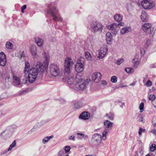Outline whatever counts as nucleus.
<instances>
[{"label":"nucleus","instance_id":"obj_59","mask_svg":"<svg viewBox=\"0 0 156 156\" xmlns=\"http://www.w3.org/2000/svg\"><path fill=\"white\" fill-rule=\"evenodd\" d=\"M101 83V84L104 86H105L107 84V82L105 80H104L102 81Z\"/></svg>","mask_w":156,"mask_h":156},{"label":"nucleus","instance_id":"obj_29","mask_svg":"<svg viewBox=\"0 0 156 156\" xmlns=\"http://www.w3.org/2000/svg\"><path fill=\"white\" fill-rule=\"evenodd\" d=\"M101 74L99 72H95L92 75V78H101Z\"/></svg>","mask_w":156,"mask_h":156},{"label":"nucleus","instance_id":"obj_10","mask_svg":"<svg viewBox=\"0 0 156 156\" xmlns=\"http://www.w3.org/2000/svg\"><path fill=\"white\" fill-rule=\"evenodd\" d=\"M152 25L150 23H145L142 26V29L146 34H151L152 30H151Z\"/></svg>","mask_w":156,"mask_h":156},{"label":"nucleus","instance_id":"obj_43","mask_svg":"<svg viewBox=\"0 0 156 156\" xmlns=\"http://www.w3.org/2000/svg\"><path fill=\"white\" fill-rule=\"evenodd\" d=\"M106 36L107 37V40L109 41H110L112 38L111 33L109 32H107L106 33Z\"/></svg>","mask_w":156,"mask_h":156},{"label":"nucleus","instance_id":"obj_51","mask_svg":"<svg viewBox=\"0 0 156 156\" xmlns=\"http://www.w3.org/2000/svg\"><path fill=\"white\" fill-rule=\"evenodd\" d=\"M152 82L151 81L148 80L147 82L146 85L147 87H149L152 85Z\"/></svg>","mask_w":156,"mask_h":156},{"label":"nucleus","instance_id":"obj_25","mask_svg":"<svg viewBox=\"0 0 156 156\" xmlns=\"http://www.w3.org/2000/svg\"><path fill=\"white\" fill-rule=\"evenodd\" d=\"M140 18L142 21L143 22L147 20V15L144 11H142L140 16Z\"/></svg>","mask_w":156,"mask_h":156},{"label":"nucleus","instance_id":"obj_17","mask_svg":"<svg viewBox=\"0 0 156 156\" xmlns=\"http://www.w3.org/2000/svg\"><path fill=\"white\" fill-rule=\"evenodd\" d=\"M30 50L32 56L34 58H35L37 55L36 47L34 45H32L30 48Z\"/></svg>","mask_w":156,"mask_h":156},{"label":"nucleus","instance_id":"obj_31","mask_svg":"<svg viewBox=\"0 0 156 156\" xmlns=\"http://www.w3.org/2000/svg\"><path fill=\"white\" fill-rule=\"evenodd\" d=\"M58 156H69V155L63 151H60L58 153Z\"/></svg>","mask_w":156,"mask_h":156},{"label":"nucleus","instance_id":"obj_44","mask_svg":"<svg viewBox=\"0 0 156 156\" xmlns=\"http://www.w3.org/2000/svg\"><path fill=\"white\" fill-rule=\"evenodd\" d=\"M155 98V96L154 94H151L149 96V99L151 101H153Z\"/></svg>","mask_w":156,"mask_h":156},{"label":"nucleus","instance_id":"obj_19","mask_svg":"<svg viewBox=\"0 0 156 156\" xmlns=\"http://www.w3.org/2000/svg\"><path fill=\"white\" fill-rule=\"evenodd\" d=\"M117 27V24L116 23H114L111 24L110 25H109L108 26L107 28L109 30H111L113 31L112 33L114 34L115 35L117 33V31L115 30L116 27Z\"/></svg>","mask_w":156,"mask_h":156},{"label":"nucleus","instance_id":"obj_63","mask_svg":"<svg viewBox=\"0 0 156 156\" xmlns=\"http://www.w3.org/2000/svg\"><path fill=\"white\" fill-rule=\"evenodd\" d=\"M152 123L154 129H156V123H155L153 121H152Z\"/></svg>","mask_w":156,"mask_h":156},{"label":"nucleus","instance_id":"obj_53","mask_svg":"<svg viewBox=\"0 0 156 156\" xmlns=\"http://www.w3.org/2000/svg\"><path fill=\"white\" fill-rule=\"evenodd\" d=\"M41 124L42 125H44V124H45L47 122H48V121L46 120H41Z\"/></svg>","mask_w":156,"mask_h":156},{"label":"nucleus","instance_id":"obj_36","mask_svg":"<svg viewBox=\"0 0 156 156\" xmlns=\"http://www.w3.org/2000/svg\"><path fill=\"white\" fill-rule=\"evenodd\" d=\"M86 58L87 60L90 61L91 59V57L90 53L87 52L85 53V55Z\"/></svg>","mask_w":156,"mask_h":156},{"label":"nucleus","instance_id":"obj_18","mask_svg":"<svg viewBox=\"0 0 156 156\" xmlns=\"http://www.w3.org/2000/svg\"><path fill=\"white\" fill-rule=\"evenodd\" d=\"M77 138L79 140H82L83 138L85 140H87L88 138V136L87 135H85L82 133L77 132L76 133Z\"/></svg>","mask_w":156,"mask_h":156},{"label":"nucleus","instance_id":"obj_54","mask_svg":"<svg viewBox=\"0 0 156 156\" xmlns=\"http://www.w3.org/2000/svg\"><path fill=\"white\" fill-rule=\"evenodd\" d=\"M5 115V114L3 111H0V118L4 116Z\"/></svg>","mask_w":156,"mask_h":156},{"label":"nucleus","instance_id":"obj_55","mask_svg":"<svg viewBox=\"0 0 156 156\" xmlns=\"http://www.w3.org/2000/svg\"><path fill=\"white\" fill-rule=\"evenodd\" d=\"M124 23L123 22H120L118 24H117V27H119V26H124Z\"/></svg>","mask_w":156,"mask_h":156},{"label":"nucleus","instance_id":"obj_5","mask_svg":"<svg viewBox=\"0 0 156 156\" xmlns=\"http://www.w3.org/2000/svg\"><path fill=\"white\" fill-rule=\"evenodd\" d=\"M90 27L91 31L94 33L101 32L103 27L101 23L94 21L90 22Z\"/></svg>","mask_w":156,"mask_h":156},{"label":"nucleus","instance_id":"obj_30","mask_svg":"<svg viewBox=\"0 0 156 156\" xmlns=\"http://www.w3.org/2000/svg\"><path fill=\"white\" fill-rule=\"evenodd\" d=\"M106 115L110 120H112L114 119V115L113 113L110 112L106 114Z\"/></svg>","mask_w":156,"mask_h":156},{"label":"nucleus","instance_id":"obj_49","mask_svg":"<svg viewBox=\"0 0 156 156\" xmlns=\"http://www.w3.org/2000/svg\"><path fill=\"white\" fill-rule=\"evenodd\" d=\"M145 130V129H143L142 128H140L139 129V131L138 132L139 135L140 136L142 134V132H144Z\"/></svg>","mask_w":156,"mask_h":156},{"label":"nucleus","instance_id":"obj_27","mask_svg":"<svg viewBox=\"0 0 156 156\" xmlns=\"http://www.w3.org/2000/svg\"><path fill=\"white\" fill-rule=\"evenodd\" d=\"M53 135L45 137L42 140L43 144H46L51 139L53 138Z\"/></svg>","mask_w":156,"mask_h":156},{"label":"nucleus","instance_id":"obj_39","mask_svg":"<svg viewBox=\"0 0 156 156\" xmlns=\"http://www.w3.org/2000/svg\"><path fill=\"white\" fill-rule=\"evenodd\" d=\"M133 2L139 6L141 5V2L139 0H133Z\"/></svg>","mask_w":156,"mask_h":156},{"label":"nucleus","instance_id":"obj_16","mask_svg":"<svg viewBox=\"0 0 156 156\" xmlns=\"http://www.w3.org/2000/svg\"><path fill=\"white\" fill-rule=\"evenodd\" d=\"M72 105L74 109H78L82 106L83 104L81 101H75L72 103Z\"/></svg>","mask_w":156,"mask_h":156},{"label":"nucleus","instance_id":"obj_40","mask_svg":"<svg viewBox=\"0 0 156 156\" xmlns=\"http://www.w3.org/2000/svg\"><path fill=\"white\" fill-rule=\"evenodd\" d=\"M144 104L143 102H142L140 104L139 106V109L140 112H142L144 111Z\"/></svg>","mask_w":156,"mask_h":156},{"label":"nucleus","instance_id":"obj_4","mask_svg":"<svg viewBox=\"0 0 156 156\" xmlns=\"http://www.w3.org/2000/svg\"><path fill=\"white\" fill-rule=\"evenodd\" d=\"M20 79H13L12 84L15 86L19 87V86L22 84H29L41 79H23V81L21 83Z\"/></svg>","mask_w":156,"mask_h":156},{"label":"nucleus","instance_id":"obj_7","mask_svg":"<svg viewBox=\"0 0 156 156\" xmlns=\"http://www.w3.org/2000/svg\"><path fill=\"white\" fill-rule=\"evenodd\" d=\"M64 75L65 76L68 75L70 73V68L73 65V62L72 59L69 57H67L64 62Z\"/></svg>","mask_w":156,"mask_h":156},{"label":"nucleus","instance_id":"obj_13","mask_svg":"<svg viewBox=\"0 0 156 156\" xmlns=\"http://www.w3.org/2000/svg\"><path fill=\"white\" fill-rule=\"evenodd\" d=\"M62 81L65 83H67L71 86V88L73 86L76 84V79H62Z\"/></svg>","mask_w":156,"mask_h":156},{"label":"nucleus","instance_id":"obj_32","mask_svg":"<svg viewBox=\"0 0 156 156\" xmlns=\"http://www.w3.org/2000/svg\"><path fill=\"white\" fill-rule=\"evenodd\" d=\"M6 60V55L3 52H1L0 53V60L3 61Z\"/></svg>","mask_w":156,"mask_h":156},{"label":"nucleus","instance_id":"obj_9","mask_svg":"<svg viewBox=\"0 0 156 156\" xmlns=\"http://www.w3.org/2000/svg\"><path fill=\"white\" fill-rule=\"evenodd\" d=\"M80 62H77L75 66V70L78 73L81 72L83 70V64L84 58L83 57H80L79 59Z\"/></svg>","mask_w":156,"mask_h":156},{"label":"nucleus","instance_id":"obj_46","mask_svg":"<svg viewBox=\"0 0 156 156\" xmlns=\"http://www.w3.org/2000/svg\"><path fill=\"white\" fill-rule=\"evenodd\" d=\"M70 147L69 146H67L65 147L64 149L65 151V152H66V153H67L68 152L70 149Z\"/></svg>","mask_w":156,"mask_h":156},{"label":"nucleus","instance_id":"obj_26","mask_svg":"<svg viewBox=\"0 0 156 156\" xmlns=\"http://www.w3.org/2000/svg\"><path fill=\"white\" fill-rule=\"evenodd\" d=\"M35 42L37 44V45L39 46H42L43 43V41L42 39L38 37L35 38Z\"/></svg>","mask_w":156,"mask_h":156},{"label":"nucleus","instance_id":"obj_14","mask_svg":"<svg viewBox=\"0 0 156 156\" xmlns=\"http://www.w3.org/2000/svg\"><path fill=\"white\" fill-rule=\"evenodd\" d=\"M34 89L33 87L28 88L24 89L19 91L17 92V94L19 96L25 94L27 93L32 91Z\"/></svg>","mask_w":156,"mask_h":156},{"label":"nucleus","instance_id":"obj_48","mask_svg":"<svg viewBox=\"0 0 156 156\" xmlns=\"http://www.w3.org/2000/svg\"><path fill=\"white\" fill-rule=\"evenodd\" d=\"M138 117L139 118L138 120L139 122H142L143 123H144L145 122V120L142 116H139Z\"/></svg>","mask_w":156,"mask_h":156},{"label":"nucleus","instance_id":"obj_41","mask_svg":"<svg viewBox=\"0 0 156 156\" xmlns=\"http://www.w3.org/2000/svg\"><path fill=\"white\" fill-rule=\"evenodd\" d=\"M150 150L152 152L154 151L156 149V145L154 144H152L150 147Z\"/></svg>","mask_w":156,"mask_h":156},{"label":"nucleus","instance_id":"obj_42","mask_svg":"<svg viewBox=\"0 0 156 156\" xmlns=\"http://www.w3.org/2000/svg\"><path fill=\"white\" fill-rule=\"evenodd\" d=\"M124 61V59L123 58H119L116 61L115 63L118 65H120Z\"/></svg>","mask_w":156,"mask_h":156},{"label":"nucleus","instance_id":"obj_12","mask_svg":"<svg viewBox=\"0 0 156 156\" xmlns=\"http://www.w3.org/2000/svg\"><path fill=\"white\" fill-rule=\"evenodd\" d=\"M101 136L98 133H95L92 136V140L95 145H98L101 141Z\"/></svg>","mask_w":156,"mask_h":156},{"label":"nucleus","instance_id":"obj_1","mask_svg":"<svg viewBox=\"0 0 156 156\" xmlns=\"http://www.w3.org/2000/svg\"><path fill=\"white\" fill-rule=\"evenodd\" d=\"M43 55L45 59L44 62H38L35 66H32L27 73L28 76H25L26 78H36L38 72L41 73V74L44 73L45 70L47 69L49 64L50 56L48 53L45 52L44 53Z\"/></svg>","mask_w":156,"mask_h":156},{"label":"nucleus","instance_id":"obj_3","mask_svg":"<svg viewBox=\"0 0 156 156\" xmlns=\"http://www.w3.org/2000/svg\"><path fill=\"white\" fill-rule=\"evenodd\" d=\"M52 3L48 6V9L47 10V13L51 15L53 20L55 21H62V18L58 14V11L55 6H53Z\"/></svg>","mask_w":156,"mask_h":156},{"label":"nucleus","instance_id":"obj_15","mask_svg":"<svg viewBox=\"0 0 156 156\" xmlns=\"http://www.w3.org/2000/svg\"><path fill=\"white\" fill-rule=\"evenodd\" d=\"M90 113L87 112H82L80 115L79 118L81 119L86 120L88 119L90 117Z\"/></svg>","mask_w":156,"mask_h":156},{"label":"nucleus","instance_id":"obj_62","mask_svg":"<svg viewBox=\"0 0 156 156\" xmlns=\"http://www.w3.org/2000/svg\"><path fill=\"white\" fill-rule=\"evenodd\" d=\"M27 7V5H23L21 8V9H26Z\"/></svg>","mask_w":156,"mask_h":156},{"label":"nucleus","instance_id":"obj_11","mask_svg":"<svg viewBox=\"0 0 156 156\" xmlns=\"http://www.w3.org/2000/svg\"><path fill=\"white\" fill-rule=\"evenodd\" d=\"M108 52V49L106 45H103L100 48L99 52L98 57L100 59L103 58Z\"/></svg>","mask_w":156,"mask_h":156},{"label":"nucleus","instance_id":"obj_61","mask_svg":"<svg viewBox=\"0 0 156 156\" xmlns=\"http://www.w3.org/2000/svg\"><path fill=\"white\" fill-rule=\"evenodd\" d=\"M120 87L121 88H122V87H127V86L126 85H125V84H120Z\"/></svg>","mask_w":156,"mask_h":156},{"label":"nucleus","instance_id":"obj_57","mask_svg":"<svg viewBox=\"0 0 156 156\" xmlns=\"http://www.w3.org/2000/svg\"><path fill=\"white\" fill-rule=\"evenodd\" d=\"M151 132L154 134L156 135V129L154 128V129L151 130Z\"/></svg>","mask_w":156,"mask_h":156},{"label":"nucleus","instance_id":"obj_47","mask_svg":"<svg viewBox=\"0 0 156 156\" xmlns=\"http://www.w3.org/2000/svg\"><path fill=\"white\" fill-rule=\"evenodd\" d=\"M6 63V60H0V65L1 66H4Z\"/></svg>","mask_w":156,"mask_h":156},{"label":"nucleus","instance_id":"obj_38","mask_svg":"<svg viewBox=\"0 0 156 156\" xmlns=\"http://www.w3.org/2000/svg\"><path fill=\"white\" fill-rule=\"evenodd\" d=\"M151 44V40L150 39L147 40L144 45L145 47L148 48Z\"/></svg>","mask_w":156,"mask_h":156},{"label":"nucleus","instance_id":"obj_20","mask_svg":"<svg viewBox=\"0 0 156 156\" xmlns=\"http://www.w3.org/2000/svg\"><path fill=\"white\" fill-rule=\"evenodd\" d=\"M30 66L29 63L28 62H26L25 63V67L24 70V73L25 75H27L28 73V72L30 69Z\"/></svg>","mask_w":156,"mask_h":156},{"label":"nucleus","instance_id":"obj_24","mask_svg":"<svg viewBox=\"0 0 156 156\" xmlns=\"http://www.w3.org/2000/svg\"><path fill=\"white\" fill-rule=\"evenodd\" d=\"M131 28L130 27H125L121 30L120 33L122 34H123L125 33L129 32Z\"/></svg>","mask_w":156,"mask_h":156},{"label":"nucleus","instance_id":"obj_50","mask_svg":"<svg viewBox=\"0 0 156 156\" xmlns=\"http://www.w3.org/2000/svg\"><path fill=\"white\" fill-rule=\"evenodd\" d=\"M68 138L70 140H72L73 141L75 140V136L73 135L69 136Z\"/></svg>","mask_w":156,"mask_h":156},{"label":"nucleus","instance_id":"obj_23","mask_svg":"<svg viewBox=\"0 0 156 156\" xmlns=\"http://www.w3.org/2000/svg\"><path fill=\"white\" fill-rule=\"evenodd\" d=\"M104 125L106 128L111 129L113 125V123L108 120H106L104 122Z\"/></svg>","mask_w":156,"mask_h":156},{"label":"nucleus","instance_id":"obj_21","mask_svg":"<svg viewBox=\"0 0 156 156\" xmlns=\"http://www.w3.org/2000/svg\"><path fill=\"white\" fill-rule=\"evenodd\" d=\"M41 122H37V123L34 126L30 131H29V133H31V132H34L39 128L42 125L41 124Z\"/></svg>","mask_w":156,"mask_h":156},{"label":"nucleus","instance_id":"obj_56","mask_svg":"<svg viewBox=\"0 0 156 156\" xmlns=\"http://www.w3.org/2000/svg\"><path fill=\"white\" fill-rule=\"evenodd\" d=\"M8 151H8V149L7 150H5L4 151L1 153V155H2L6 154L7 153Z\"/></svg>","mask_w":156,"mask_h":156},{"label":"nucleus","instance_id":"obj_35","mask_svg":"<svg viewBox=\"0 0 156 156\" xmlns=\"http://www.w3.org/2000/svg\"><path fill=\"white\" fill-rule=\"evenodd\" d=\"M13 47V44L9 42H7L6 44V47L9 49H11Z\"/></svg>","mask_w":156,"mask_h":156},{"label":"nucleus","instance_id":"obj_6","mask_svg":"<svg viewBox=\"0 0 156 156\" xmlns=\"http://www.w3.org/2000/svg\"><path fill=\"white\" fill-rule=\"evenodd\" d=\"M50 72L51 74L55 77H59L62 76V74L60 73L59 66L55 64H52L50 65Z\"/></svg>","mask_w":156,"mask_h":156},{"label":"nucleus","instance_id":"obj_60","mask_svg":"<svg viewBox=\"0 0 156 156\" xmlns=\"http://www.w3.org/2000/svg\"><path fill=\"white\" fill-rule=\"evenodd\" d=\"M150 68H156V65L155 64H153L150 65Z\"/></svg>","mask_w":156,"mask_h":156},{"label":"nucleus","instance_id":"obj_58","mask_svg":"<svg viewBox=\"0 0 156 156\" xmlns=\"http://www.w3.org/2000/svg\"><path fill=\"white\" fill-rule=\"evenodd\" d=\"M117 79H111V81L112 83H116L117 82Z\"/></svg>","mask_w":156,"mask_h":156},{"label":"nucleus","instance_id":"obj_64","mask_svg":"<svg viewBox=\"0 0 156 156\" xmlns=\"http://www.w3.org/2000/svg\"><path fill=\"white\" fill-rule=\"evenodd\" d=\"M60 101L62 103H64L65 102V101L64 99H61L60 100Z\"/></svg>","mask_w":156,"mask_h":156},{"label":"nucleus","instance_id":"obj_34","mask_svg":"<svg viewBox=\"0 0 156 156\" xmlns=\"http://www.w3.org/2000/svg\"><path fill=\"white\" fill-rule=\"evenodd\" d=\"M125 71L129 73H131L134 71V69L132 67H127L125 69Z\"/></svg>","mask_w":156,"mask_h":156},{"label":"nucleus","instance_id":"obj_28","mask_svg":"<svg viewBox=\"0 0 156 156\" xmlns=\"http://www.w3.org/2000/svg\"><path fill=\"white\" fill-rule=\"evenodd\" d=\"M108 133V129H105L102 132V135L101 136V138L103 140H105L106 139V136Z\"/></svg>","mask_w":156,"mask_h":156},{"label":"nucleus","instance_id":"obj_22","mask_svg":"<svg viewBox=\"0 0 156 156\" xmlns=\"http://www.w3.org/2000/svg\"><path fill=\"white\" fill-rule=\"evenodd\" d=\"M114 18L116 21L120 22L122 19L123 16L121 14H116L114 16Z\"/></svg>","mask_w":156,"mask_h":156},{"label":"nucleus","instance_id":"obj_37","mask_svg":"<svg viewBox=\"0 0 156 156\" xmlns=\"http://www.w3.org/2000/svg\"><path fill=\"white\" fill-rule=\"evenodd\" d=\"M141 58L140 57L139 55L138 54H136L134 58H133V61H140Z\"/></svg>","mask_w":156,"mask_h":156},{"label":"nucleus","instance_id":"obj_2","mask_svg":"<svg viewBox=\"0 0 156 156\" xmlns=\"http://www.w3.org/2000/svg\"><path fill=\"white\" fill-rule=\"evenodd\" d=\"M76 84L73 86L72 88L76 90H85L90 84L94 82L98 83L100 79H75Z\"/></svg>","mask_w":156,"mask_h":156},{"label":"nucleus","instance_id":"obj_45","mask_svg":"<svg viewBox=\"0 0 156 156\" xmlns=\"http://www.w3.org/2000/svg\"><path fill=\"white\" fill-rule=\"evenodd\" d=\"M134 63L133 66L134 67H137L138 65H139L140 61H133Z\"/></svg>","mask_w":156,"mask_h":156},{"label":"nucleus","instance_id":"obj_33","mask_svg":"<svg viewBox=\"0 0 156 156\" xmlns=\"http://www.w3.org/2000/svg\"><path fill=\"white\" fill-rule=\"evenodd\" d=\"M16 140H14L13 142L10 144L9 148H8V151H10L12 150V149L16 145Z\"/></svg>","mask_w":156,"mask_h":156},{"label":"nucleus","instance_id":"obj_52","mask_svg":"<svg viewBox=\"0 0 156 156\" xmlns=\"http://www.w3.org/2000/svg\"><path fill=\"white\" fill-rule=\"evenodd\" d=\"M9 132L8 130H5L2 131L1 133L0 134V136H2L4 133H8Z\"/></svg>","mask_w":156,"mask_h":156},{"label":"nucleus","instance_id":"obj_8","mask_svg":"<svg viewBox=\"0 0 156 156\" xmlns=\"http://www.w3.org/2000/svg\"><path fill=\"white\" fill-rule=\"evenodd\" d=\"M142 7L145 9H149L155 5L154 2L151 0H143L141 2Z\"/></svg>","mask_w":156,"mask_h":156}]
</instances>
